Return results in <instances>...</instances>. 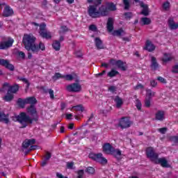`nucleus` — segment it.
Listing matches in <instances>:
<instances>
[{
    "mask_svg": "<svg viewBox=\"0 0 178 178\" xmlns=\"http://www.w3.org/2000/svg\"><path fill=\"white\" fill-rule=\"evenodd\" d=\"M22 42L27 51H31L33 54H38L40 51H45V45L42 42L35 44V37L32 34H25Z\"/></svg>",
    "mask_w": 178,
    "mask_h": 178,
    "instance_id": "1",
    "label": "nucleus"
},
{
    "mask_svg": "<svg viewBox=\"0 0 178 178\" xmlns=\"http://www.w3.org/2000/svg\"><path fill=\"white\" fill-rule=\"evenodd\" d=\"M97 3L96 6H90L88 8V13L90 17L93 19H97L98 17H102L106 16V11H104V7H100L99 10L97 9V6L98 5H101V2L102 0H96Z\"/></svg>",
    "mask_w": 178,
    "mask_h": 178,
    "instance_id": "2",
    "label": "nucleus"
},
{
    "mask_svg": "<svg viewBox=\"0 0 178 178\" xmlns=\"http://www.w3.org/2000/svg\"><path fill=\"white\" fill-rule=\"evenodd\" d=\"M15 122H19L22 125V128L24 129V127H27L29 124H32L33 122H37L38 120V118L35 117L31 118L29 115H28L26 113H21L19 115L16 116L14 118Z\"/></svg>",
    "mask_w": 178,
    "mask_h": 178,
    "instance_id": "3",
    "label": "nucleus"
},
{
    "mask_svg": "<svg viewBox=\"0 0 178 178\" xmlns=\"http://www.w3.org/2000/svg\"><path fill=\"white\" fill-rule=\"evenodd\" d=\"M47 24L45 23H42L40 25L39 34L42 36V38L46 40H51L52 38V35L51 32L47 31L46 29Z\"/></svg>",
    "mask_w": 178,
    "mask_h": 178,
    "instance_id": "4",
    "label": "nucleus"
},
{
    "mask_svg": "<svg viewBox=\"0 0 178 178\" xmlns=\"http://www.w3.org/2000/svg\"><path fill=\"white\" fill-rule=\"evenodd\" d=\"M15 40L11 38H2L1 41L0 42V49H8L13 45Z\"/></svg>",
    "mask_w": 178,
    "mask_h": 178,
    "instance_id": "5",
    "label": "nucleus"
},
{
    "mask_svg": "<svg viewBox=\"0 0 178 178\" xmlns=\"http://www.w3.org/2000/svg\"><path fill=\"white\" fill-rule=\"evenodd\" d=\"M89 158L93 161H95L96 162H99V163H102V165H106V163H108V160H106L105 157L102 156V153L97 154L90 153L89 154Z\"/></svg>",
    "mask_w": 178,
    "mask_h": 178,
    "instance_id": "6",
    "label": "nucleus"
},
{
    "mask_svg": "<svg viewBox=\"0 0 178 178\" xmlns=\"http://www.w3.org/2000/svg\"><path fill=\"white\" fill-rule=\"evenodd\" d=\"M131 124H133V121L130 120L128 117H122L118 123V126L122 129H129V127H131Z\"/></svg>",
    "mask_w": 178,
    "mask_h": 178,
    "instance_id": "7",
    "label": "nucleus"
},
{
    "mask_svg": "<svg viewBox=\"0 0 178 178\" xmlns=\"http://www.w3.org/2000/svg\"><path fill=\"white\" fill-rule=\"evenodd\" d=\"M34 144H35V139H26L22 143V147L25 149L29 147L28 151H33L37 149V145H34Z\"/></svg>",
    "mask_w": 178,
    "mask_h": 178,
    "instance_id": "8",
    "label": "nucleus"
},
{
    "mask_svg": "<svg viewBox=\"0 0 178 178\" xmlns=\"http://www.w3.org/2000/svg\"><path fill=\"white\" fill-rule=\"evenodd\" d=\"M146 155L147 158H149L152 162H155L159 156L158 153H156L153 147H148L146 149Z\"/></svg>",
    "mask_w": 178,
    "mask_h": 178,
    "instance_id": "9",
    "label": "nucleus"
},
{
    "mask_svg": "<svg viewBox=\"0 0 178 178\" xmlns=\"http://www.w3.org/2000/svg\"><path fill=\"white\" fill-rule=\"evenodd\" d=\"M67 90L70 92H79L81 91V86L79 83H72L66 87Z\"/></svg>",
    "mask_w": 178,
    "mask_h": 178,
    "instance_id": "10",
    "label": "nucleus"
},
{
    "mask_svg": "<svg viewBox=\"0 0 178 178\" xmlns=\"http://www.w3.org/2000/svg\"><path fill=\"white\" fill-rule=\"evenodd\" d=\"M102 8H104V11L106 12V16L109 15V12L116 10V5L113 3H107L105 6H102Z\"/></svg>",
    "mask_w": 178,
    "mask_h": 178,
    "instance_id": "11",
    "label": "nucleus"
},
{
    "mask_svg": "<svg viewBox=\"0 0 178 178\" xmlns=\"http://www.w3.org/2000/svg\"><path fill=\"white\" fill-rule=\"evenodd\" d=\"M110 63H111V65H113L114 66H117V67H118V69H121V70H126V63L120 60H116L112 59L110 60Z\"/></svg>",
    "mask_w": 178,
    "mask_h": 178,
    "instance_id": "12",
    "label": "nucleus"
},
{
    "mask_svg": "<svg viewBox=\"0 0 178 178\" xmlns=\"http://www.w3.org/2000/svg\"><path fill=\"white\" fill-rule=\"evenodd\" d=\"M3 88L4 90H6L7 88H8V92H11L12 94H16V92H17V91H19V86L15 85L13 86H10V85L8 83H5L3 85Z\"/></svg>",
    "mask_w": 178,
    "mask_h": 178,
    "instance_id": "13",
    "label": "nucleus"
},
{
    "mask_svg": "<svg viewBox=\"0 0 178 178\" xmlns=\"http://www.w3.org/2000/svg\"><path fill=\"white\" fill-rule=\"evenodd\" d=\"M0 65L1 66H4V67H6V69H8L9 70H11L13 72L15 70V66L13 65L10 64L9 63V60H5L3 58L0 59Z\"/></svg>",
    "mask_w": 178,
    "mask_h": 178,
    "instance_id": "14",
    "label": "nucleus"
},
{
    "mask_svg": "<svg viewBox=\"0 0 178 178\" xmlns=\"http://www.w3.org/2000/svg\"><path fill=\"white\" fill-rule=\"evenodd\" d=\"M154 163H156V165H161V166H162V168H169V163H168V161L166 160V159L165 158H160L154 161Z\"/></svg>",
    "mask_w": 178,
    "mask_h": 178,
    "instance_id": "15",
    "label": "nucleus"
},
{
    "mask_svg": "<svg viewBox=\"0 0 178 178\" xmlns=\"http://www.w3.org/2000/svg\"><path fill=\"white\" fill-rule=\"evenodd\" d=\"M102 148H103V152H104V154H107L108 155H111L115 147H113V146H112L109 143H105L103 145Z\"/></svg>",
    "mask_w": 178,
    "mask_h": 178,
    "instance_id": "16",
    "label": "nucleus"
},
{
    "mask_svg": "<svg viewBox=\"0 0 178 178\" xmlns=\"http://www.w3.org/2000/svg\"><path fill=\"white\" fill-rule=\"evenodd\" d=\"M140 8H143V10L140 13V15L143 16H148L149 15V8H148V5L144 3V2H140Z\"/></svg>",
    "mask_w": 178,
    "mask_h": 178,
    "instance_id": "17",
    "label": "nucleus"
},
{
    "mask_svg": "<svg viewBox=\"0 0 178 178\" xmlns=\"http://www.w3.org/2000/svg\"><path fill=\"white\" fill-rule=\"evenodd\" d=\"M155 44H152V42L150 40L146 41L144 49L148 51V52H153V51H155Z\"/></svg>",
    "mask_w": 178,
    "mask_h": 178,
    "instance_id": "18",
    "label": "nucleus"
},
{
    "mask_svg": "<svg viewBox=\"0 0 178 178\" xmlns=\"http://www.w3.org/2000/svg\"><path fill=\"white\" fill-rule=\"evenodd\" d=\"M113 23H115V19L109 17L107 21V30L108 33H112L113 31Z\"/></svg>",
    "mask_w": 178,
    "mask_h": 178,
    "instance_id": "19",
    "label": "nucleus"
},
{
    "mask_svg": "<svg viewBox=\"0 0 178 178\" xmlns=\"http://www.w3.org/2000/svg\"><path fill=\"white\" fill-rule=\"evenodd\" d=\"M13 15V10H12L9 6H6L3 13V16L5 17H9V16H12Z\"/></svg>",
    "mask_w": 178,
    "mask_h": 178,
    "instance_id": "20",
    "label": "nucleus"
},
{
    "mask_svg": "<svg viewBox=\"0 0 178 178\" xmlns=\"http://www.w3.org/2000/svg\"><path fill=\"white\" fill-rule=\"evenodd\" d=\"M114 102L115 103L116 108H118L119 109V108H122V106L123 105V99L120 98V97H119V96H116L114 98Z\"/></svg>",
    "mask_w": 178,
    "mask_h": 178,
    "instance_id": "21",
    "label": "nucleus"
},
{
    "mask_svg": "<svg viewBox=\"0 0 178 178\" xmlns=\"http://www.w3.org/2000/svg\"><path fill=\"white\" fill-rule=\"evenodd\" d=\"M168 26L170 30H177L178 29V23L175 22V20L172 18L168 19Z\"/></svg>",
    "mask_w": 178,
    "mask_h": 178,
    "instance_id": "22",
    "label": "nucleus"
},
{
    "mask_svg": "<svg viewBox=\"0 0 178 178\" xmlns=\"http://www.w3.org/2000/svg\"><path fill=\"white\" fill-rule=\"evenodd\" d=\"M26 111L29 115H31V116H37V108H35L34 105H31L26 108Z\"/></svg>",
    "mask_w": 178,
    "mask_h": 178,
    "instance_id": "23",
    "label": "nucleus"
},
{
    "mask_svg": "<svg viewBox=\"0 0 178 178\" xmlns=\"http://www.w3.org/2000/svg\"><path fill=\"white\" fill-rule=\"evenodd\" d=\"M117 159H120L122 156V151L119 149H113V152H111V154Z\"/></svg>",
    "mask_w": 178,
    "mask_h": 178,
    "instance_id": "24",
    "label": "nucleus"
},
{
    "mask_svg": "<svg viewBox=\"0 0 178 178\" xmlns=\"http://www.w3.org/2000/svg\"><path fill=\"white\" fill-rule=\"evenodd\" d=\"M165 120V112L159 111L156 113V120Z\"/></svg>",
    "mask_w": 178,
    "mask_h": 178,
    "instance_id": "25",
    "label": "nucleus"
},
{
    "mask_svg": "<svg viewBox=\"0 0 178 178\" xmlns=\"http://www.w3.org/2000/svg\"><path fill=\"white\" fill-rule=\"evenodd\" d=\"M151 67L152 70H156L159 67V64L156 62V58L152 56V64Z\"/></svg>",
    "mask_w": 178,
    "mask_h": 178,
    "instance_id": "26",
    "label": "nucleus"
},
{
    "mask_svg": "<svg viewBox=\"0 0 178 178\" xmlns=\"http://www.w3.org/2000/svg\"><path fill=\"white\" fill-rule=\"evenodd\" d=\"M95 42L97 49H104V44H102V40H101L99 38H96L95 39Z\"/></svg>",
    "mask_w": 178,
    "mask_h": 178,
    "instance_id": "27",
    "label": "nucleus"
},
{
    "mask_svg": "<svg viewBox=\"0 0 178 178\" xmlns=\"http://www.w3.org/2000/svg\"><path fill=\"white\" fill-rule=\"evenodd\" d=\"M25 102L29 104L30 105H35L37 104V99L34 97H27L25 99Z\"/></svg>",
    "mask_w": 178,
    "mask_h": 178,
    "instance_id": "28",
    "label": "nucleus"
},
{
    "mask_svg": "<svg viewBox=\"0 0 178 178\" xmlns=\"http://www.w3.org/2000/svg\"><path fill=\"white\" fill-rule=\"evenodd\" d=\"M173 60V56L171 54L165 53L162 58L163 62H170Z\"/></svg>",
    "mask_w": 178,
    "mask_h": 178,
    "instance_id": "29",
    "label": "nucleus"
},
{
    "mask_svg": "<svg viewBox=\"0 0 178 178\" xmlns=\"http://www.w3.org/2000/svg\"><path fill=\"white\" fill-rule=\"evenodd\" d=\"M13 93L8 91L7 94L3 97V100L6 101V102H10V101L13 99Z\"/></svg>",
    "mask_w": 178,
    "mask_h": 178,
    "instance_id": "30",
    "label": "nucleus"
},
{
    "mask_svg": "<svg viewBox=\"0 0 178 178\" xmlns=\"http://www.w3.org/2000/svg\"><path fill=\"white\" fill-rule=\"evenodd\" d=\"M0 122L9 123V119L8 118V115H5V113L0 112Z\"/></svg>",
    "mask_w": 178,
    "mask_h": 178,
    "instance_id": "31",
    "label": "nucleus"
},
{
    "mask_svg": "<svg viewBox=\"0 0 178 178\" xmlns=\"http://www.w3.org/2000/svg\"><path fill=\"white\" fill-rule=\"evenodd\" d=\"M155 97V92H152V90L147 89L146 90V98L151 99Z\"/></svg>",
    "mask_w": 178,
    "mask_h": 178,
    "instance_id": "32",
    "label": "nucleus"
},
{
    "mask_svg": "<svg viewBox=\"0 0 178 178\" xmlns=\"http://www.w3.org/2000/svg\"><path fill=\"white\" fill-rule=\"evenodd\" d=\"M52 47L55 51H60V42L58 40H55L53 44Z\"/></svg>",
    "mask_w": 178,
    "mask_h": 178,
    "instance_id": "33",
    "label": "nucleus"
},
{
    "mask_svg": "<svg viewBox=\"0 0 178 178\" xmlns=\"http://www.w3.org/2000/svg\"><path fill=\"white\" fill-rule=\"evenodd\" d=\"M140 22L145 26H147L148 24H151V19H149L148 17H143V18H141Z\"/></svg>",
    "mask_w": 178,
    "mask_h": 178,
    "instance_id": "34",
    "label": "nucleus"
},
{
    "mask_svg": "<svg viewBox=\"0 0 178 178\" xmlns=\"http://www.w3.org/2000/svg\"><path fill=\"white\" fill-rule=\"evenodd\" d=\"M112 34L113 35H117L118 37H120V35H123V34H124V31H123V29H118L114 31Z\"/></svg>",
    "mask_w": 178,
    "mask_h": 178,
    "instance_id": "35",
    "label": "nucleus"
},
{
    "mask_svg": "<svg viewBox=\"0 0 178 178\" xmlns=\"http://www.w3.org/2000/svg\"><path fill=\"white\" fill-rule=\"evenodd\" d=\"M119 74V72L115 70L114 69L111 70V72H109L107 74V76L108 77H115V76H118Z\"/></svg>",
    "mask_w": 178,
    "mask_h": 178,
    "instance_id": "36",
    "label": "nucleus"
},
{
    "mask_svg": "<svg viewBox=\"0 0 178 178\" xmlns=\"http://www.w3.org/2000/svg\"><path fill=\"white\" fill-rule=\"evenodd\" d=\"M72 109L76 111L84 112V107L81 104L72 106Z\"/></svg>",
    "mask_w": 178,
    "mask_h": 178,
    "instance_id": "37",
    "label": "nucleus"
},
{
    "mask_svg": "<svg viewBox=\"0 0 178 178\" xmlns=\"http://www.w3.org/2000/svg\"><path fill=\"white\" fill-rule=\"evenodd\" d=\"M17 104L19 106H20V108H24V106L27 104V103L26 102V99H18Z\"/></svg>",
    "mask_w": 178,
    "mask_h": 178,
    "instance_id": "38",
    "label": "nucleus"
},
{
    "mask_svg": "<svg viewBox=\"0 0 178 178\" xmlns=\"http://www.w3.org/2000/svg\"><path fill=\"white\" fill-rule=\"evenodd\" d=\"M126 10L130 9V0H122Z\"/></svg>",
    "mask_w": 178,
    "mask_h": 178,
    "instance_id": "39",
    "label": "nucleus"
},
{
    "mask_svg": "<svg viewBox=\"0 0 178 178\" xmlns=\"http://www.w3.org/2000/svg\"><path fill=\"white\" fill-rule=\"evenodd\" d=\"M64 75H62V74L57 72L53 76V80H58V79H63Z\"/></svg>",
    "mask_w": 178,
    "mask_h": 178,
    "instance_id": "40",
    "label": "nucleus"
},
{
    "mask_svg": "<svg viewBox=\"0 0 178 178\" xmlns=\"http://www.w3.org/2000/svg\"><path fill=\"white\" fill-rule=\"evenodd\" d=\"M76 178H84V170H79L76 172Z\"/></svg>",
    "mask_w": 178,
    "mask_h": 178,
    "instance_id": "41",
    "label": "nucleus"
},
{
    "mask_svg": "<svg viewBox=\"0 0 178 178\" xmlns=\"http://www.w3.org/2000/svg\"><path fill=\"white\" fill-rule=\"evenodd\" d=\"M63 79H65L67 81H72V80H73L74 77H73V75L72 74H67L64 75Z\"/></svg>",
    "mask_w": 178,
    "mask_h": 178,
    "instance_id": "42",
    "label": "nucleus"
},
{
    "mask_svg": "<svg viewBox=\"0 0 178 178\" xmlns=\"http://www.w3.org/2000/svg\"><path fill=\"white\" fill-rule=\"evenodd\" d=\"M135 104L138 111H141V106H142L141 102L138 99H137L136 100Z\"/></svg>",
    "mask_w": 178,
    "mask_h": 178,
    "instance_id": "43",
    "label": "nucleus"
},
{
    "mask_svg": "<svg viewBox=\"0 0 178 178\" xmlns=\"http://www.w3.org/2000/svg\"><path fill=\"white\" fill-rule=\"evenodd\" d=\"M145 106H146V108H149V106H151V99H148V97L145 98Z\"/></svg>",
    "mask_w": 178,
    "mask_h": 178,
    "instance_id": "44",
    "label": "nucleus"
},
{
    "mask_svg": "<svg viewBox=\"0 0 178 178\" xmlns=\"http://www.w3.org/2000/svg\"><path fill=\"white\" fill-rule=\"evenodd\" d=\"M169 8H170V3L168 1L163 4V9H164V10H169Z\"/></svg>",
    "mask_w": 178,
    "mask_h": 178,
    "instance_id": "45",
    "label": "nucleus"
},
{
    "mask_svg": "<svg viewBox=\"0 0 178 178\" xmlns=\"http://www.w3.org/2000/svg\"><path fill=\"white\" fill-rule=\"evenodd\" d=\"M86 171L90 175H94V173H95V170L92 167H88L87 169H86Z\"/></svg>",
    "mask_w": 178,
    "mask_h": 178,
    "instance_id": "46",
    "label": "nucleus"
},
{
    "mask_svg": "<svg viewBox=\"0 0 178 178\" xmlns=\"http://www.w3.org/2000/svg\"><path fill=\"white\" fill-rule=\"evenodd\" d=\"M170 140L172 141V143H174L175 144H177L178 143V136H170Z\"/></svg>",
    "mask_w": 178,
    "mask_h": 178,
    "instance_id": "47",
    "label": "nucleus"
},
{
    "mask_svg": "<svg viewBox=\"0 0 178 178\" xmlns=\"http://www.w3.org/2000/svg\"><path fill=\"white\" fill-rule=\"evenodd\" d=\"M118 90V88H116V86H111L108 87V91H110V92H116Z\"/></svg>",
    "mask_w": 178,
    "mask_h": 178,
    "instance_id": "48",
    "label": "nucleus"
},
{
    "mask_svg": "<svg viewBox=\"0 0 178 178\" xmlns=\"http://www.w3.org/2000/svg\"><path fill=\"white\" fill-rule=\"evenodd\" d=\"M157 80L160 81V83H162L163 84H166L167 83L166 79L162 76L157 77Z\"/></svg>",
    "mask_w": 178,
    "mask_h": 178,
    "instance_id": "49",
    "label": "nucleus"
},
{
    "mask_svg": "<svg viewBox=\"0 0 178 178\" xmlns=\"http://www.w3.org/2000/svg\"><path fill=\"white\" fill-rule=\"evenodd\" d=\"M172 72L175 73V74H178V65L177 64L175 65L172 67Z\"/></svg>",
    "mask_w": 178,
    "mask_h": 178,
    "instance_id": "50",
    "label": "nucleus"
},
{
    "mask_svg": "<svg viewBox=\"0 0 178 178\" xmlns=\"http://www.w3.org/2000/svg\"><path fill=\"white\" fill-rule=\"evenodd\" d=\"M144 86L141 83H138L135 87L134 90H143Z\"/></svg>",
    "mask_w": 178,
    "mask_h": 178,
    "instance_id": "51",
    "label": "nucleus"
},
{
    "mask_svg": "<svg viewBox=\"0 0 178 178\" xmlns=\"http://www.w3.org/2000/svg\"><path fill=\"white\" fill-rule=\"evenodd\" d=\"M73 166H74V163H73V162H67V169H73Z\"/></svg>",
    "mask_w": 178,
    "mask_h": 178,
    "instance_id": "52",
    "label": "nucleus"
},
{
    "mask_svg": "<svg viewBox=\"0 0 178 178\" xmlns=\"http://www.w3.org/2000/svg\"><path fill=\"white\" fill-rule=\"evenodd\" d=\"M150 85L152 87H156V86H158V82H156L155 80H152L150 81Z\"/></svg>",
    "mask_w": 178,
    "mask_h": 178,
    "instance_id": "53",
    "label": "nucleus"
},
{
    "mask_svg": "<svg viewBox=\"0 0 178 178\" xmlns=\"http://www.w3.org/2000/svg\"><path fill=\"white\" fill-rule=\"evenodd\" d=\"M124 16L126 19H130L133 17V14L131 13H124Z\"/></svg>",
    "mask_w": 178,
    "mask_h": 178,
    "instance_id": "54",
    "label": "nucleus"
},
{
    "mask_svg": "<svg viewBox=\"0 0 178 178\" xmlns=\"http://www.w3.org/2000/svg\"><path fill=\"white\" fill-rule=\"evenodd\" d=\"M18 55L22 59H24V58H26V54L23 51H18Z\"/></svg>",
    "mask_w": 178,
    "mask_h": 178,
    "instance_id": "55",
    "label": "nucleus"
},
{
    "mask_svg": "<svg viewBox=\"0 0 178 178\" xmlns=\"http://www.w3.org/2000/svg\"><path fill=\"white\" fill-rule=\"evenodd\" d=\"M49 94L51 99H54V98H55V97L54 96V90H52V89L49 90Z\"/></svg>",
    "mask_w": 178,
    "mask_h": 178,
    "instance_id": "56",
    "label": "nucleus"
},
{
    "mask_svg": "<svg viewBox=\"0 0 178 178\" xmlns=\"http://www.w3.org/2000/svg\"><path fill=\"white\" fill-rule=\"evenodd\" d=\"M89 30H91V31H97V26L95 25H90L89 26Z\"/></svg>",
    "mask_w": 178,
    "mask_h": 178,
    "instance_id": "57",
    "label": "nucleus"
},
{
    "mask_svg": "<svg viewBox=\"0 0 178 178\" xmlns=\"http://www.w3.org/2000/svg\"><path fill=\"white\" fill-rule=\"evenodd\" d=\"M44 159H45L46 161H49V159H51V153L47 152V153H46V155H45V156H44Z\"/></svg>",
    "mask_w": 178,
    "mask_h": 178,
    "instance_id": "58",
    "label": "nucleus"
},
{
    "mask_svg": "<svg viewBox=\"0 0 178 178\" xmlns=\"http://www.w3.org/2000/svg\"><path fill=\"white\" fill-rule=\"evenodd\" d=\"M168 130V129L166 128H161L159 129V131L161 134H165V133H166V131Z\"/></svg>",
    "mask_w": 178,
    "mask_h": 178,
    "instance_id": "59",
    "label": "nucleus"
},
{
    "mask_svg": "<svg viewBox=\"0 0 178 178\" xmlns=\"http://www.w3.org/2000/svg\"><path fill=\"white\" fill-rule=\"evenodd\" d=\"M56 176L58 178H67V177L63 176L61 173L57 172Z\"/></svg>",
    "mask_w": 178,
    "mask_h": 178,
    "instance_id": "60",
    "label": "nucleus"
},
{
    "mask_svg": "<svg viewBox=\"0 0 178 178\" xmlns=\"http://www.w3.org/2000/svg\"><path fill=\"white\" fill-rule=\"evenodd\" d=\"M102 66L103 67L108 68V67H109V64H108V63H102Z\"/></svg>",
    "mask_w": 178,
    "mask_h": 178,
    "instance_id": "61",
    "label": "nucleus"
},
{
    "mask_svg": "<svg viewBox=\"0 0 178 178\" xmlns=\"http://www.w3.org/2000/svg\"><path fill=\"white\" fill-rule=\"evenodd\" d=\"M47 163H48V160H44L42 163H41V166H45V165H47Z\"/></svg>",
    "mask_w": 178,
    "mask_h": 178,
    "instance_id": "62",
    "label": "nucleus"
},
{
    "mask_svg": "<svg viewBox=\"0 0 178 178\" xmlns=\"http://www.w3.org/2000/svg\"><path fill=\"white\" fill-rule=\"evenodd\" d=\"M72 116H73V115H72V113H70V114H67V115H66V118H67V119H68V120L72 119Z\"/></svg>",
    "mask_w": 178,
    "mask_h": 178,
    "instance_id": "63",
    "label": "nucleus"
},
{
    "mask_svg": "<svg viewBox=\"0 0 178 178\" xmlns=\"http://www.w3.org/2000/svg\"><path fill=\"white\" fill-rule=\"evenodd\" d=\"M62 31H67V27L66 26H61Z\"/></svg>",
    "mask_w": 178,
    "mask_h": 178,
    "instance_id": "64",
    "label": "nucleus"
}]
</instances>
